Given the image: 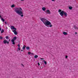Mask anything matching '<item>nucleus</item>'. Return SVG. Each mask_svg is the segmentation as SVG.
I'll list each match as a JSON object with an SVG mask.
<instances>
[{
	"label": "nucleus",
	"mask_w": 78,
	"mask_h": 78,
	"mask_svg": "<svg viewBox=\"0 0 78 78\" xmlns=\"http://www.w3.org/2000/svg\"><path fill=\"white\" fill-rule=\"evenodd\" d=\"M75 34H77V32H75Z\"/></svg>",
	"instance_id": "34"
},
{
	"label": "nucleus",
	"mask_w": 78,
	"mask_h": 78,
	"mask_svg": "<svg viewBox=\"0 0 78 78\" xmlns=\"http://www.w3.org/2000/svg\"><path fill=\"white\" fill-rule=\"evenodd\" d=\"M1 20H2V22H5V20L2 17V18H1Z\"/></svg>",
	"instance_id": "15"
},
{
	"label": "nucleus",
	"mask_w": 78,
	"mask_h": 78,
	"mask_svg": "<svg viewBox=\"0 0 78 78\" xmlns=\"http://www.w3.org/2000/svg\"><path fill=\"white\" fill-rule=\"evenodd\" d=\"M74 28L76 30V29H78V28L77 27H76V26L75 25H74Z\"/></svg>",
	"instance_id": "12"
},
{
	"label": "nucleus",
	"mask_w": 78,
	"mask_h": 78,
	"mask_svg": "<svg viewBox=\"0 0 78 78\" xmlns=\"http://www.w3.org/2000/svg\"><path fill=\"white\" fill-rule=\"evenodd\" d=\"M17 39V37H13L11 41L12 42V44L13 45H15V41Z\"/></svg>",
	"instance_id": "4"
},
{
	"label": "nucleus",
	"mask_w": 78,
	"mask_h": 78,
	"mask_svg": "<svg viewBox=\"0 0 78 78\" xmlns=\"http://www.w3.org/2000/svg\"><path fill=\"white\" fill-rule=\"evenodd\" d=\"M31 52H28V55H31Z\"/></svg>",
	"instance_id": "21"
},
{
	"label": "nucleus",
	"mask_w": 78,
	"mask_h": 78,
	"mask_svg": "<svg viewBox=\"0 0 78 78\" xmlns=\"http://www.w3.org/2000/svg\"><path fill=\"white\" fill-rule=\"evenodd\" d=\"M72 8H73L71 6L69 7V9L72 10Z\"/></svg>",
	"instance_id": "16"
},
{
	"label": "nucleus",
	"mask_w": 78,
	"mask_h": 78,
	"mask_svg": "<svg viewBox=\"0 0 78 78\" xmlns=\"http://www.w3.org/2000/svg\"><path fill=\"white\" fill-rule=\"evenodd\" d=\"M24 0H21V1H23Z\"/></svg>",
	"instance_id": "36"
},
{
	"label": "nucleus",
	"mask_w": 78,
	"mask_h": 78,
	"mask_svg": "<svg viewBox=\"0 0 78 78\" xmlns=\"http://www.w3.org/2000/svg\"><path fill=\"white\" fill-rule=\"evenodd\" d=\"M1 12H0V13H1Z\"/></svg>",
	"instance_id": "40"
},
{
	"label": "nucleus",
	"mask_w": 78,
	"mask_h": 78,
	"mask_svg": "<svg viewBox=\"0 0 78 78\" xmlns=\"http://www.w3.org/2000/svg\"><path fill=\"white\" fill-rule=\"evenodd\" d=\"M5 25H6V24H7V23H6V22H5Z\"/></svg>",
	"instance_id": "28"
},
{
	"label": "nucleus",
	"mask_w": 78,
	"mask_h": 78,
	"mask_svg": "<svg viewBox=\"0 0 78 78\" xmlns=\"http://www.w3.org/2000/svg\"><path fill=\"white\" fill-rule=\"evenodd\" d=\"M11 7L12 8H14L15 7V5H14V4H13L11 6Z\"/></svg>",
	"instance_id": "18"
},
{
	"label": "nucleus",
	"mask_w": 78,
	"mask_h": 78,
	"mask_svg": "<svg viewBox=\"0 0 78 78\" xmlns=\"http://www.w3.org/2000/svg\"><path fill=\"white\" fill-rule=\"evenodd\" d=\"M3 42L4 44H9V42L8 41H7L6 40H4Z\"/></svg>",
	"instance_id": "5"
},
{
	"label": "nucleus",
	"mask_w": 78,
	"mask_h": 78,
	"mask_svg": "<svg viewBox=\"0 0 78 78\" xmlns=\"http://www.w3.org/2000/svg\"><path fill=\"white\" fill-rule=\"evenodd\" d=\"M9 41H10V40H9Z\"/></svg>",
	"instance_id": "38"
},
{
	"label": "nucleus",
	"mask_w": 78,
	"mask_h": 78,
	"mask_svg": "<svg viewBox=\"0 0 78 78\" xmlns=\"http://www.w3.org/2000/svg\"><path fill=\"white\" fill-rule=\"evenodd\" d=\"M11 29V30H16L17 29L15 28V27L14 26H11L10 27Z\"/></svg>",
	"instance_id": "6"
},
{
	"label": "nucleus",
	"mask_w": 78,
	"mask_h": 78,
	"mask_svg": "<svg viewBox=\"0 0 78 78\" xmlns=\"http://www.w3.org/2000/svg\"><path fill=\"white\" fill-rule=\"evenodd\" d=\"M21 65L23 67H24V65L23 64H22Z\"/></svg>",
	"instance_id": "27"
},
{
	"label": "nucleus",
	"mask_w": 78,
	"mask_h": 78,
	"mask_svg": "<svg viewBox=\"0 0 78 78\" xmlns=\"http://www.w3.org/2000/svg\"><path fill=\"white\" fill-rule=\"evenodd\" d=\"M3 37H2L0 36V39H2Z\"/></svg>",
	"instance_id": "23"
},
{
	"label": "nucleus",
	"mask_w": 78,
	"mask_h": 78,
	"mask_svg": "<svg viewBox=\"0 0 78 78\" xmlns=\"http://www.w3.org/2000/svg\"><path fill=\"white\" fill-rule=\"evenodd\" d=\"M38 57V55H35L34 56V58H37Z\"/></svg>",
	"instance_id": "19"
},
{
	"label": "nucleus",
	"mask_w": 78,
	"mask_h": 78,
	"mask_svg": "<svg viewBox=\"0 0 78 78\" xmlns=\"http://www.w3.org/2000/svg\"><path fill=\"white\" fill-rule=\"evenodd\" d=\"M6 29H8V28H7V27H6Z\"/></svg>",
	"instance_id": "39"
},
{
	"label": "nucleus",
	"mask_w": 78,
	"mask_h": 78,
	"mask_svg": "<svg viewBox=\"0 0 78 78\" xmlns=\"http://www.w3.org/2000/svg\"><path fill=\"white\" fill-rule=\"evenodd\" d=\"M0 18L1 19V18H2V16H1V15H0Z\"/></svg>",
	"instance_id": "31"
},
{
	"label": "nucleus",
	"mask_w": 78,
	"mask_h": 78,
	"mask_svg": "<svg viewBox=\"0 0 78 78\" xmlns=\"http://www.w3.org/2000/svg\"><path fill=\"white\" fill-rule=\"evenodd\" d=\"M67 58H68V56H67L66 55L65 56V58H66V59H67Z\"/></svg>",
	"instance_id": "25"
},
{
	"label": "nucleus",
	"mask_w": 78,
	"mask_h": 78,
	"mask_svg": "<svg viewBox=\"0 0 78 78\" xmlns=\"http://www.w3.org/2000/svg\"><path fill=\"white\" fill-rule=\"evenodd\" d=\"M12 32H13L15 34V35H17V31L16 30H14L12 31Z\"/></svg>",
	"instance_id": "7"
},
{
	"label": "nucleus",
	"mask_w": 78,
	"mask_h": 78,
	"mask_svg": "<svg viewBox=\"0 0 78 78\" xmlns=\"http://www.w3.org/2000/svg\"><path fill=\"white\" fill-rule=\"evenodd\" d=\"M25 48H26V46L24 45H23L22 48L23 50H25Z\"/></svg>",
	"instance_id": "13"
},
{
	"label": "nucleus",
	"mask_w": 78,
	"mask_h": 78,
	"mask_svg": "<svg viewBox=\"0 0 78 78\" xmlns=\"http://www.w3.org/2000/svg\"><path fill=\"white\" fill-rule=\"evenodd\" d=\"M14 11L17 14L20 16L21 17H23V13L22 12V9L21 8H16L15 9Z\"/></svg>",
	"instance_id": "2"
},
{
	"label": "nucleus",
	"mask_w": 78,
	"mask_h": 78,
	"mask_svg": "<svg viewBox=\"0 0 78 78\" xmlns=\"http://www.w3.org/2000/svg\"><path fill=\"white\" fill-rule=\"evenodd\" d=\"M63 34L64 35H67V33L66 32H64Z\"/></svg>",
	"instance_id": "10"
},
{
	"label": "nucleus",
	"mask_w": 78,
	"mask_h": 78,
	"mask_svg": "<svg viewBox=\"0 0 78 78\" xmlns=\"http://www.w3.org/2000/svg\"><path fill=\"white\" fill-rule=\"evenodd\" d=\"M43 67H45V66L44 65H43Z\"/></svg>",
	"instance_id": "37"
},
{
	"label": "nucleus",
	"mask_w": 78,
	"mask_h": 78,
	"mask_svg": "<svg viewBox=\"0 0 78 78\" xmlns=\"http://www.w3.org/2000/svg\"><path fill=\"white\" fill-rule=\"evenodd\" d=\"M55 0H51V1H52V2H55Z\"/></svg>",
	"instance_id": "29"
},
{
	"label": "nucleus",
	"mask_w": 78,
	"mask_h": 78,
	"mask_svg": "<svg viewBox=\"0 0 78 78\" xmlns=\"http://www.w3.org/2000/svg\"><path fill=\"white\" fill-rule=\"evenodd\" d=\"M21 51H23V50H21Z\"/></svg>",
	"instance_id": "35"
},
{
	"label": "nucleus",
	"mask_w": 78,
	"mask_h": 78,
	"mask_svg": "<svg viewBox=\"0 0 78 78\" xmlns=\"http://www.w3.org/2000/svg\"><path fill=\"white\" fill-rule=\"evenodd\" d=\"M2 30V28H0V31H1Z\"/></svg>",
	"instance_id": "32"
},
{
	"label": "nucleus",
	"mask_w": 78,
	"mask_h": 78,
	"mask_svg": "<svg viewBox=\"0 0 78 78\" xmlns=\"http://www.w3.org/2000/svg\"><path fill=\"white\" fill-rule=\"evenodd\" d=\"M40 20L45 26L47 27H49L48 26L49 25V27H52V25L50 22L46 19L45 18H41Z\"/></svg>",
	"instance_id": "1"
},
{
	"label": "nucleus",
	"mask_w": 78,
	"mask_h": 78,
	"mask_svg": "<svg viewBox=\"0 0 78 78\" xmlns=\"http://www.w3.org/2000/svg\"><path fill=\"white\" fill-rule=\"evenodd\" d=\"M42 10H43V11H45L46 10V8H45V7H43L42 8Z\"/></svg>",
	"instance_id": "9"
},
{
	"label": "nucleus",
	"mask_w": 78,
	"mask_h": 78,
	"mask_svg": "<svg viewBox=\"0 0 78 78\" xmlns=\"http://www.w3.org/2000/svg\"><path fill=\"white\" fill-rule=\"evenodd\" d=\"M18 48H20V44H19L18 45Z\"/></svg>",
	"instance_id": "24"
},
{
	"label": "nucleus",
	"mask_w": 78,
	"mask_h": 78,
	"mask_svg": "<svg viewBox=\"0 0 78 78\" xmlns=\"http://www.w3.org/2000/svg\"><path fill=\"white\" fill-rule=\"evenodd\" d=\"M46 12H48V14H51V12L50 10L48 9L46 10Z\"/></svg>",
	"instance_id": "8"
},
{
	"label": "nucleus",
	"mask_w": 78,
	"mask_h": 78,
	"mask_svg": "<svg viewBox=\"0 0 78 78\" xmlns=\"http://www.w3.org/2000/svg\"><path fill=\"white\" fill-rule=\"evenodd\" d=\"M58 12H59L60 15H61L62 17H63L64 15L65 17L67 16V13L63 10H62L60 9L58 10Z\"/></svg>",
	"instance_id": "3"
},
{
	"label": "nucleus",
	"mask_w": 78,
	"mask_h": 78,
	"mask_svg": "<svg viewBox=\"0 0 78 78\" xmlns=\"http://www.w3.org/2000/svg\"><path fill=\"white\" fill-rule=\"evenodd\" d=\"M4 32V30L3 29H2V30L1 31V33L2 34Z\"/></svg>",
	"instance_id": "17"
},
{
	"label": "nucleus",
	"mask_w": 78,
	"mask_h": 78,
	"mask_svg": "<svg viewBox=\"0 0 78 78\" xmlns=\"http://www.w3.org/2000/svg\"><path fill=\"white\" fill-rule=\"evenodd\" d=\"M20 50L21 49L20 48H18L17 51H20Z\"/></svg>",
	"instance_id": "11"
},
{
	"label": "nucleus",
	"mask_w": 78,
	"mask_h": 78,
	"mask_svg": "<svg viewBox=\"0 0 78 78\" xmlns=\"http://www.w3.org/2000/svg\"><path fill=\"white\" fill-rule=\"evenodd\" d=\"M43 62H44V63L45 64V65L47 64V62L45 61L44 60H43Z\"/></svg>",
	"instance_id": "20"
},
{
	"label": "nucleus",
	"mask_w": 78,
	"mask_h": 78,
	"mask_svg": "<svg viewBox=\"0 0 78 78\" xmlns=\"http://www.w3.org/2000/svg\"><path fill=\"white\" fill-rule=\"evenodd\" d=\"M26 49L27 50H30V48L29 47H26Z\"/></svg>",
	"instance_id": "14"
},
{
	"label": "nucleus",
	"mask_w": 78,
	"mask_h": 78,
	"mask_svg": "<svg viewBox=\"0 0 78 78\" xmlns=\"http://www.w3.org/2000/svg\"><path fill=\"white\" fill-rule=\"evenodd\" d=\"M40 59H41V60H44V58H40Z\"/></svg>",
	"instance_id": "30"
},
{
	"label": "nucleus",
	"mask_w": 78,
	"mask_h": 78,
	"mask_svg": "<svg viewBox=\"0 0 78 78\" xmlns=\"http://www.w3.org/2000/svg\"><path fill=\"white\" fill-rule=\"evenodd\" d=\"M31 55H34V54L33 53H31Z\"/></svg>",
	"instance_id": "33"
},
{
	"label": "nucleus",
	"mask_w": 78,
	"mask_h": 78,
	"mask_svg": "<svg viewBox=\"0 0 78 78\" xmlns=\"http://www.w3.org/2000/svg\"><path fill=\"white\" fill-rule=\"evenodd\" d=\"M6 39H8L9 38V37H8V36H6Z\"/></svg>",
	"instance_id": "22"
},
{
	"label": "nucleus",
	"mask_w": 78,
	"mask_h": 78,
	"mask_svg": "<svg viewBox=\"0 0 78 78\" xmlns=\"http://www.w3.org/2000/svg\"><path fill=\"white\" fill-rule=\"evenodd\" d=\"M38 66H40V64L39 63V62L38 63Z\"/></svg>",
	"instance_id": "26"
}]
</instances>
